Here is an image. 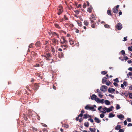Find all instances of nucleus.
<instances>
[{"label": "nucleus", "instance_id": "obj_1", "mask_svg": "<svg viewBox=\"0 0 132 132\" xmlns=\"http://www.w3.org/2000/svg\"><path fill=\"white\" fill-rule=\"evenodd\" d=\"M85 108L86 110H92L93 111H95L96 109H95L94 107L92 106H90L88 105H87L85 107Z\"/></svg>", "mask_w": 132, "mask_h": 132}, {"label": "nucleus", "instance_id": "obj_2", "mask_svg": "<svg viewBox=\"0 0 132 132\" xmlns=\"http://www.w3.org/2000/svg\"><path fill=\"white\" fill-rule=\"evenodd\" d=\"M60 42L61 44H63L64 43L65 44H67L68 43L67 40H65V38L64 37H63L61 38Z\"/></svg>", "mask_w": 132, "mask_h": 132}, {"label": "nucleus", "instance_id": "obj_3", "mask_svg": "<svg viewBox=\"0 0 132 132\" xmlns=\"http://www.w3.org/2000/svg\"><path fill=\"white\" fill-rule=\"evenodd\" d=\"M119 5H117L116 6V7H115L113 9L112 11L114 13H118V8L119 7Z\"/></svg>", "mask_w": 132, "mask_h": 132}, {"label": "nucleus", "instance_id": "obj_4", "mask_svg": "<svg viewBox=\"0 0 132 132\" xmlns=\"http://www.w3.org/2000/svg\"><path fill=\"white\" fill-rule=\"evenodd\" d=\"M108 87L106 86L103 85L100 87V90L103 92H105L107 90Z\"/></svg>", "mask_w": 132, "mask_h": 132}, {"label": "nucleus", "instance_id": "obj_5", "mask_svg": "<svg viewBox=\"0 0 132 132\" xmlns=\"http://www.w3.org/2000/svg\"><path fill=\"white\" fill-rule=\"evenodd\" d=\"M51 40L52 42V44L54 46H55L57 44H58L59 41L55 38H53Z\"/></svg>", "mask_w": 132, "mask_h": 132}, {"label": "nucleus", "instance_id": "obj_6", "mask_svg": "<svg viewBox=\"0 0 132 132\" xmlns=\"http://www.w3.org/2000/svg\"><path fill=\"white\" fill-rule=\"evenodd\" d=\"M122 26L121 23H119L117 24L116 28L118 30H120L122 29Z\"/></svg>", "mask_w": 132, "mask_h": 132}, {"label": "nucleus", "instance_id": "obj_7", "mask_svg": "<svg viewBox=\"0 0 132 132\" xmlns=\"http://www.w3.org/2000/svg\"><path fill=\"white\" fill-rule=\"evenodd\" d=\"M39 87V86L38 85V84L35 83L33 86V89L35 90H37L38 89Z\"/></svg>", "mask_w": 132, "mask_h": 132}, {"label": "nucleus", "instance_id": "obj_8", "mask_svg": "<svg viewBox=\"0 0 132 132\" xmlns=\"http://www.w3.org/2000/svg\"><path fill=\"white\" fill-rule=\"evenodd\" d=\"M49 44L48 42V41H45L44 42L43 45H46L45 46V48H48V46L47 45Z\"/></svg>", "mask_w": 132, "mask_h": 132}, {"label": "nucleus", "instance_id": "obj_9", "mask_svg": "<svg viewBox=\"0 0 132 132\" xmlns=\"http://www.w3.org/2000/svg\"><path fill=\"white\" fill-rule=\"evenodd\" d=\"M91 117V116L88 114H86L84 115V117L83 118V119H86L88 118H89Z\"/></svg>", "mask_w": 132, "mask_h": 132}, {"label": "nucleus", "instance_id": "obj_10", "mask_svg": "<svg viewBox=\"0 0 132 132\" xmlns=\"http://www.w3.org/2000/svg\"><path fill=\"white\" fill-rule=\"evenodd\" d=\"M57 10L59 12H62L63 11V9L62 7L61 6H59L57 7Z\"/></svg>", "mask_w": 132, "mask_h": 132}, {"label": "nucleus", "instance_id": "obj_11", "mask_svg": "<svg viewBox=\"0 0 132 132\" xmlns=\"http://www.w3.org/2000/svg\"><path fill=\"white\" fill-rule=\"evenodd\" d=\"M108 90L109 93H111L115 91V90L112 88H109L108 89Z\"/></svg>", "mask_w": 132, "mask_h": 132}, {"label": "nucleus", "instance_id": "obj_12", "mask_svg": "<svg viewBox=\"0 0 132 132\" xmlns=\"http://www.w3.org/2000/svg\"><path fill=\"white\" fill-rule=\"evenodd\" d=\"M93 9L92 7L91 6H90L88 8L87 11L88 12L90 13L92 12Z\"/></svg>", "mask_w": 132, "mask_h": 132}, {"label": "nucleus", "instance_id": "obj_13", "mask_svg": "<svg viewBox=\"0 0 132 132\" xmlns=\"http://www.w3.org/2000/svg\"><path fill=\"white\" fill-rule=\"evenodd\" d=\"M113 106H111L110 108H107V109L106 110V112H110V111L112 110V109L113 108Z\"/></svg>", "mask_w": 132, "mask_h": 132}, {"label": "nucleus", "instance_id": "obj_14", "mask_svg": "<svg viewBox=\"0 0 132 132\" xmlns=\"http://www.w3.org/2000/svg\"><path fill=\"white\" fill-rule=\"evenodd\" d=\"M35 45L37 47H39L40 46L41 44L39 41H38L36 43Z\"/></svg>", "mask_w": 132, "mask_h": 132}, {"label": "nucleus", "instance_id": "obj_15", "mask_svg": "<svg viewBox=\"0 0 132 132\" xmlns=\"http://www.w3.org/2000/svg\"><path fill=\"white\" fill-rule=\"evenodd\" d=\"M44 56L47 59H48L49 58L51 57L50 54V53L47 54L46 55H45Z\"/></svg>", "mask_w": 132, "mask_h": 132}, {"label": "nucleus", "instance_id": "obj_16", "mask_svg": "<svg viewBox=\"0 0 132 132\" xmlns=\"http://www.w3.org/2000/svg\"><path fill=\"white\" fill-rule=\"evenodd\" d=\"M83 114L82 113L80 114L78 116V117H76V121H78L79 120V117H82L83 116Z\"/></svg>", "mask_w": 132, "mask_h": 132}, {"label": "nucleus", "instance_id": "obj_17", "mask_svg": "<svg viewBox=\"0 0 132 132\" xmlns=\"http://www.w3.org/2000/svg\"><path fill=\"white\" fill-rule=\"evenodd\" d=\"M94 120L95 122L98 123H100L101 121L99 119L96 117L95 118Z\"/></svg>", "mask_w": 132, "mask_h": 132}, {"label": "nucleus", "instance_id": "obj_18", "mask_svg": "<svg viewBox=\"0 0 132 132\" xmlns=\"http://www.w3.org/2000/svg\"><path fill=\"white\" fill-rule=\"evenodd\" d=\"M96 97L97 96L93 94L91 97V99L92 100H95Z\"/></svg>", "mask_w": 132, "mask_h": 132}, {"label": "nucleus", "instance_id": "obj_19", "mask_svg": "<svg viewBox=\"0 0 132 132\" xmlns=\"http://www.w3.org/2000/svg\"><path fill=\"white\" fill-rule=\"evenodd\" d=\"M107 78L106 77H104L102 79V82L104 83L105 82L107 81Z\"/></svg>", "mask_w": 132, "mask_h": 132}, {"label": "nucleus", "instance_id": "obj_20", "mask_svg": "<svg viewBox=\"0 0 132 132\" xmlns=\"http://www.w3.org/2000/svg\"><path fill=\"white\" fill-rule=\"evenodd\" d=\"M69 41L70 44L71 45H72L74 44V42L72 39L70 38H69Z\"/></svg>", "mask_w": 132, "mask_h": 132}, {"label": "nucleus", "instance_id": "obj_21", "mask_svg": "<svg viewBox=\"0 0 132 132\" xmlns=\"http://www.w3.org/2000/svg\"><path fill=\"white\" fill-rule=\"evenodd\" d=\"M121 128V127L120 125H118L116 127L115 129L116 130H118L120 129Z\"/></svg>", "mask_w": 132, "mask_h": 132}, {"label": "nucleus", "instance_id": "obj_22", "mask_svg": "<svg viewBox=\"0 0 132 132\" xmlns=\"http://www.w3.org/2000/svg\"><path fill=\"white\" fill-rule=\"evenodd\" d=\"M61 47L63 48L64 50H65L66 48L68 47V46L67 45V44H65L64 45H61Z\"/></svg>", "mask_w": 132, "mask_h": 132}, {"label": "nucleus", "instance_id": "obj_23", "mask_svg": "<svg viewBox=\"0 0 132 132\" xmlns=\"http://www.w3.org/2000/svg\"><path fill=\"white\" fill-rule=\"evenodd\" d=\"M106 105H110V101L108 100H105L104 101Z\"/></svg>", "mask_w": 132, "mask_h": 132}, {"label": "nucleus", "instance_id": "obj_24", "mask_svg": "<svg viewBox=\"0 0 132 132\" xmlns=\"http://www.w3.org/2000/svg\"><path fill=\"white\" fill-rule=\"evenodd\" d=\"M118 117L119 119H121V120H122V119H121L122 118H124V116L123 115L121 114L118 116Z\"/></svg>", "mask_w": 132, "mask_h": 132}, {"label": "nucleus", "instance_id": "obj_25", "mask_svg": "<svg viewBox=\"0 0 132 132\" xmlns=\"http://www.w3.org/2000/svg\"><path fill=\"white\" fill-rule=\"evenodd\" d=\"M89 129L91 132H95L96 131V129L95 128H90Z\"/></svg>", "mask_w": 132, "mask_h": 132}, {"label": "nucleus", "instance_id": "obj_26", "mask_svg": "<svg viewBox=\"0 0 132 132\" xmlns=\"http://www.w3.org/2000/svg\"><path fill=\"white\" fill-rule=\"evenodd\" d=\"M107 13L108 15H112V13L111 11L110 10H108L107 11Z\"/></svg>", "mask_w": 132, "mask_h": 132}, {"label": "nucleus", "instance_id": "obj_27", "mask_svg": "<svg viewBox=\"0 0 132 132\" xmlns=\"http://www.w3.org/2000/svg\"><path fill=\"white\" fill-rule=\"evenodd\" d=\"M90 19H92L94 20H95V16L93 14L91 15L90 17Z\"/></svg>", "mask_w": 132, "mask_h": 132}, {"label": "nucleus", "instance_id": "obj_28", "mask_svg": "<svg viewBox=\"0 0 132 132\" xmlns=\"http://www.w3.org/2000/svg\"><path fill=\"white\" fill-rule=\"evenodd\" d=\"M84 125L86 127H88L89 126V124L88 122H85L84 123Z\"/></svg>", "mask_w": 132, "mask_h": 132}, {"label": "nucleus", "instance_id": "obj_29", "mask_svg": "<svg viewBox=\"0 0 132 132\" xmlns=\"http://www.w3.org/2000/svg\"><path fill=\"white\" fill-rule=\"evenodd\" d=\"M114 116L115 115L114 114L111 113H110L109 114V118H112L114 117Z\"/></svg>", "mask_w": 132, "mask_h": 132}, {"label": "nucleus", "instance_id": "obj_30", "mask_svg": "<svg viewBox=\"0 0 132 132\" xmlns=\"http://www.w3.org/2000/svg\"><path fill=\"white\" fill-rule=\"evenodd\" d=\"M103 110L104 111H102L101 112L103 113H106V111H105V110H106L107 109V108L106 107H105L104 108H103Z\"/></svg>", "mask_w": 132, "mask_h": 132}, {"label": "nucleus", "instance_id": "obj_31", "mask_svg": "<svg viewBox=\"0 0 132 132\" xmlns=\"http://www.w3.org/2000/svg\"><path fill=\"white\" fill-rule=\"evenodd\" d=\"M127 75L128 77L129 78V76H132V73L131 72H129L127 74Z\"/></svg>", "mask_w": 132, "mask_h": 132}, {"label": "nucleus", "instance_id": "obj_32", "mask_svg": "<svg viewBox=\"0 0 132 132\" xmlns=\"http://www.w3.org/2000/svg\"><path fill=\"white\" fill-rule=\"evenodd\" d=\"M55 27L57 28H58L59 29H60L61 28L60 27L59 25L57 24H55Z\"/></svg>", "mask_w": 132, "mask_h": 132}, {"label": "nucleus", "instance_id": "obj_33", "mask_svg": "<svg viewBox=\"0 0 132 132\" xmlns=\"http://www.w3.org/2000/svg\"><path fill=\"white\" fill-rule=\"evenodd\" d=\"M84 24L86 26H88V22L86 21L85 20L84 22Z\"/></svg>", "mask_w": 132, "mask_h": 132}, {"label": "nucleus", "instance_id": "obj_34", "mask_svg": "<svg viewBox=\"0 0 132 132\" xmlns=\"http://www.w3.org/2000/svg\"><path fill=\"white\" fill-rule=\"evenodd\" d=\"M128 50L130 51H132V46H131L130 47L129 46L128 47Z\"/></svg>", "mask_w": 132, "mask_h": 132}, {"label": "nucleus", "instance_id": "obj_35", "mask_svg": "<svg viewBox=\"0 0 132 132\" xmlns=\"http://www.w3.org/2000/svg\"><path fill=\"white\" fill-rule=\"evenodd\" d=\"M31 128L32 130L34 131H36L37 130V129L35 128L32 127Z\"/></svg>", "mask_w": 132, "mask_h": 132}, {"label": "nucleus", "instance_id": "obj_36", "mask_svg": "<svg viewBox=\"0 0 132 132\" xmlns=\"http://www.w3.org/2000/svg\"><path fill=\"white\" fill-rule=\"evenodd\" d=\"M95 24L96 23H95L92 24L91 25L92 27L93 28H94L95 27V26H96Z\"/></svg>", "mask_w": 132, "mask_h": 132}, {"label": "nucleus", "instance_id": "obj_37", "mask_svg": "<svg viewBox=\"0 0 132 132\" xmlns=\"http://www.w3.org/2000/svg\"><path fill=\"white\" fill-rule=\"evenodd\" d=\"M88 120L89 121H90V122L92 123H93L94 122L92 118H91V117L88 119Z\"/></svg>", "mask_w": 132, "mask_h": 132}, {"label": "nucleus", "instance_id": "obj_38", "mask_svg": "<svg viewBox=\"0 0 132 132\" xmlns=\"http://www.w3.org/2000/svg\"><path fill=\"white\" fill-rule=\"evenodd\" d=\"M120 105L119 104H117L116 107V109L117 110H118L120 109Z\"/></svg>", "mask_w": 132, "mask_h": 132}, {"label": "nucleus", "instance_id": "obj_39", "mask_svg": "<svg viewBox=\"0 0 132 132\" xmlns=\"http://www.w3.org/2000/svg\"><path fill=\"white\" fill-rule=\"evenodd\" d=\"M64 19L65 20H68V18L65 15H64Z\"/></svg>", "mask_w": 132, "mask_h": 132}, {"label": "nucleus", "instance_id": "obj_40", "mask_svg": "<svg viewBox=\"0 0 132 132\" xmlns=\"http://www.w3.org/2000/svg\"><path fill=\"white\" fill-rule=\"evenodd\" d=\"M51 51L53 53H54L55 52V50L54 48L53 47H51Z\"/></svg>", "mask_w": 132, "mask_h": 132}, {"label": "nucleus", "instance_id": "obj_41", "mask_svg": "<svg viewBox=\"0 0 132 132\" xmlns=\"http://www.w3.org/2000/svg\"><path fill=\"white\" fill-rule=\"evenodd\" d=\"M107 73V72L104 71H102L101 72V74L103 75H105Z\"/></svg>", "mask_w": 132, "mask_h": 132}, {"label": "nucleus", "instance_id": "obj_42", "mask_svg": "<svg viewBox=\"0 0 132 132\" xmlns=\"http://www.w3.org/2000/svg\"><path fill=\"white\" fill-rule=\"evenodd\" d=\"M104 116L105 115L103 113H101L100 115V117L101 118H103L104 117Z\"/></svg>", "mask_w": 132, "mask_h": 132}, {"label": "nucleus", "instance_id": "obj_43", "mask_svg": "<svg viewBox=\"0 0 132 132\" xmlns=\"http://www.w3.org/2000/svg\"><path fill=\"white\" fill-rule=\"evenodd\" d=\"M95 101L98 103H99V102L100 100L99 98H96L95 99Z\"/></svg>", "mask_w": 132, "mask_h": 132}, {"label": "nucleus", "instance_id": "obj_44", "mask_svg": "<svg viewBox=\"0 0 132 132\" xmlns=\"http://www.w3.org/2000/svg\"><path fill=\"white\" fill-rule=\"evenodd\" d=\"M111 82L110 81H109L106 82V84L107 86H109L111 84Z\"/></svg>", "mask_w": 132, "mask_h": 132}, {"label": "nucleus", "instance_id": "obj_45", "mask_svg": "<svg viewBox=\"0 0 132 132\" xmlns=\"http://www.w3.org/2000/svg\"><path fill=\"white\" fill-rule=\"evenodd\" d=\"M104 26L105 28H109L110 27L109 25L107 24H105Z\"/></svg>", "mask_w": 132, "mask_h": 132}, {"label": "nucleus", "instance_id": "obj_46", "mask_svg": "<svg viewBox=\"0 0 132 132\" xmlns=\"http://www.w3.org/2000/svg\"><path fill=\"white\" fill-rule=\"evenodd\" d=\"M121 53L123 55H125V52L124 50H122L121 51Z\"/></svg>", "mask_w": 132, "mask_h": 132}, {"label": "nucleus", "instance_id": "obj_47", "mask_svg": "<svg viewBox=\"0 0 132 132\" xmlns=\"http://www.w3.org/2000/svg\"><path fill=\"white\" fill-rule=\"evenodd\" d=\"M83 118H81L80 119H79V120L78 121H79V122H82L83 121Z\"/></svg>", "mask_w": 132, "mask_h": 132}, {"label": "nucleus", "instance_id": "obj_48", "mask_svg": "<svg viewBox=\"0 0 132 132\" xmlns=\"http://www.w3.org/2000/svg\"><path fill=\"white\" fill-rule=\"evenodd\" d=\"M64 125V127L67 128H69V126L68 125L65 124H63Z\"/></svg>", "mask_w": 132, "mask_h": 132}, {"label": "nucleus", "instance_id": "obj_49", "mask_svg": "<svg viewBox=\"0 0 132 132\" xmlns=\"http://www.w3.org/2000/svg\"><path fill=\"white\" fill-rule=\"evenodd\" d=\"M104 99H103L101 100H100L99 103H104Z\"/></svg>", "mask_w": 132, "mask_h": 132}, {"label": "nucleus", "instance_id": "obj_50", "mask_svg": "<svg viewBox=\"0 0 132 132\" xmlns=\"http://www.w3.org/2000/svg\"><path fill=\"white\" fill-rule=\"evenodd\" d=\"M114 81L115 82H119V81L118 80V78H116L114 80Z\"/></svg>", "mask_w": 132, "mask_h": 132}, {"label": "nucleus", "instance_id": "obj_51", "mask_svg": "<svg viewBox=\"0 0 132 132\" xmlns=\"http://www.w3.org/2000/svg\"><path fill=\"white\" fill-rule=\"evenodd\" d=\"M129 97L130 98H132V93H129Z\"/></svg>", "mask_w": 132, "mask_h": 132}, {"label": "nucleus", "instance_id": "obj_52", "mask_svg": "<svg viewBox=\"0 0 132 132\" xmlns=\"http://www.w3.org/2000/svg\"><path fill=\"white\" fill-rule=\"evenodd\" d=\"M123 84L125 86H126L127 85V82L125 81H124L123 82Z\"/></svg>", "mask_w": 132, "mask_h": 132}, {"label": "nucleus", "instance_id": "obj_53", "mask_svg": "<svg viewBox=\"0 0 132 132\" xmlns=\"http://www.w3.org/2000/svg\"><path fill=\"white\" fill-rule=\"evenodd\" d=\"M79 26H82V24L81 23V22H77Z\"/></svg>", "mask_w": 132, "mask_h": 132}, {"label": "nucleus", "instance_id": "obj_54", "mask_svg": "<svg viewBox=\"0 0 132 132\" xmlns=\"http://www.w3.org/2000/svg\"><path fill=\"white\" fill-rule=\"evenodd\" d=\"M124 130L122 129H120L119 130V132H124Z\"/></svg>", "mask_w": 132, "mask_h": 132}, {"label": "nucleus", "instance_id": "obj_55", "mask_svg": "<svg viewBox=\"0 0 132 132\" xmlns=\"http://www.w3.org/2000/svg\"><path fill=\"white\" fill-rule=\"evenodd\" d=\"M113 84L115 86L117 87L118 86V84L116 82H114Z\"/></svg>", "mask_w": 132, "mask_h": 132}, {"label": "nucleus", "instance_id": "obj_56", "mask_svg": "<svg viewBox=\"0 0 132 132\" xmlns=\"http://www.w3.org/2000/svg\"><path fill=\"white\" fill-rule=\"evenodd\" d=\"M86 7V5L85 3H84V4L83 5V7L85 8Z\"/></svg>", "mask_w": 132, "mask_h": 132}, {"label": "nucleus", "instance_id": "obj_57", "mask_svg": "<svg viewBox=\"0 0 132 132\" xmlns=\"http://www.w3.org/2000/svg\"><path fill=\"white\" fill-rule=\"evenodd\" d=\"M60 33H62V32H63L65 34H66V32H65L64 31L62 30L60 31Z\"/></svg>", "mask_w": 132, "mask_h": 132}, {"label": "nucleus", "instance_id": "obj_58", "mask_svg": "<svg viewBox=\"0 0 132 132\" xmlns=\"http://www.w3.org/2000/svg\"><path fill=\"white\" fill-rule=\"evenodd\" d=\"M32 45L33 44L31 43V44L29 46V48H31L32 47Z\"/></svg>", "mask_w": 132, "mask_h": 132}, {"label": "nucleus", "instance_id": "obj_59", "mask_svg": "<svg viewBox=\"0 0 132 132\" xmlns=\"http://www.w3.org/2000/svg\"><path fill=\"white\" fill-rule=\"evenodd\" d=\"M127 120L128 122H131V121L130 118H127Z\"/></svg>", "mask_w": 132, "mask_h": 132}, {"label": "nucleus", "instance_id": "obj_60", "mask_svg": "<svg viewBox=\"0 0 132 132\" xmlns=\"http://www.w3.org/2000/svg\"><path fill=\"white\" fill-rule=\"evenodd\" d=\"M124 59L125 60H127L128 59V58L127 56H125L124 57Z\"/></svg>", "mask_w": 132, "mask_h": 132}, {"label": "nucleus", "instance_id": "obj_61", "mask_svg": "<svg viewBox=\"0 0 132 132\" xmlns=\"http://www.w3.org/2000/svg\"><path fill=\"white\" fill-rule=\"evenodd\" d=\"M96 91L99 94H100L101 93V92L98 89H97Z\"/></svg>", "mask_w": 132, "mask_h": 132}, {"label": "nucleus", "instance_id": "obj_62", "mask_svg": "<svg viewBox=\"0 0 132 132\" xmlns=\"http://www.w3.org/2000/svg\"><path fill=\"white\" fill-rule=\"evenodd\" d=\"M127 126L128 127L132 126V124L131 123H129L128 125Z\"/></svg>", "mask_w": 132, "mask_h": 132}, {"label": "nucleus", "instance_id": "obj_63", "mask_svg": "<svg viewBox=\"0 0 132 132\" xmlns=\"http://www.w3.org/2000/svg\"><path fill=\"white\" fill-rule=\"evenodd\" d=\"M26 88L29 91H31V90L29 89V87L28 86H26Z\"/></svg>", "mask_w": 132, "mask_h": 132}, {"label": "nucleus", "instance_id": "obj_64", "mask_svg": "<svg viewBox=\"0 0 132 132\" xmlns=\"http://www.w3.org/2000/svg\"><path fill=\"white\" fill-rule=\"evenodd\" d=\"M127 62L129 63L130 64V63H131L132 62V61L131 60H128L127 61Z\"/></svg>", "mask_w": 132, "mask_h": 132}]
</instances>
